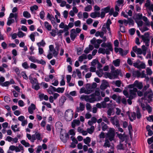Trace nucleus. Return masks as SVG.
<instances>
[{
	"instance_id": "e2e57ef3",
	"label": "nucleus",
	"mask_w": 153,
	"mask_h": 153,
	"mask_svg": "<svg viewBox=\"0 0 153 153\" xmlns=\"http://www.w3.org/2000/svg\"><path fill=\"white\" fill-rule=\"evenodd\" d=\"M105 48H100L98 50V53L104 54L105 53Z\"/></svg>"
},
{
	"instance_id": "f03ea898",
	"label": "nucleus",
	"mask_w": 153,
	"mask_h": 153,
	"mask_svg": "<svg viewBox=\"0 0 153 153\" xmlns=\"http://www.w3.org/2000/svg\"><path fill=\"white\" fill-rule=\"evenodd\" d=\"M137 91V89L136 88H134L133 89H130L129 90V94L127 91V88H125L123 91L124 95L127 98L133 99L136 97L137 94L136 92Z\"/></svg>"
},
{
	"instance_id": "ea45409f",
	"label": "nucleus",
	"mask_w": 153,
	"mask_h": 153,
	"mask_svg": "<svg viewBox=\"0 0 153 153\" xmlns=\"http://www.w3.org/2000/svg\"><path fill=\"white\" fill-rule=\"evenodd\" d=\"M14 20L13 19L8 18L7 22V25L8 26H10L12 23H14Z\"/></svg>"
},
{
	"instance_id": "f3484780",
	"label": "nucleus",
	"mask_w": 153,
	"mask_h": 153,
	"mask_svg": "<svg viewBox=\"0 0 153 153\" xmlns=\"http://www.w3.org/2000/svg\"><path fill=\"white\" fill-rule=\"evenodd\" d=\"M84 143L87 145V146L90 147L91 146L90 143L91 141V138L89 137H87L86 138H84L83 140Z\"/></svg>"
},
{
	"instance_id": "13d9d810",
	"label": "nucleus",
	"mask_w": 153,
	"mask_h": 153,
	"mask_svg": "<svg viewBox=\"0 0 153 153\" xmlns=\"http://www.w3.org/2000/svg\"><path fill=\"white\" fill-rule=\"evenodd\" d=\"M17 35L19 38L23 37V36H25V34L21 31H19Z\"/></svg>"
},
{
	"instance_id": "4be33fe9",
	"label": "nucleus",
	"mask_w": 153,
	"mask_h": 153,
	"mask_svg": "<svg viewBox=\"0 0 153 153\" xmlns=\"http://www.w3.org/2000/svg\"><path fill=\"white\" fill-rule=\"evenodd\" d=\"M132 74L134 77H137L140 76L141 73L140 72L138 71H134L132 72Z\"/></svg>"
},
{
	"instance_id": "603ef678",
	"label": "nucleus",
	"mask_w": 153,
	"mask_h": 153,
	"mask_svg": "<svg viewBox=\"0 0 153 153\" xmlns=\"http://www.w3.org/2000/svg\"><path fill=\"white\" fill-rule=\"evenodd\" d=\"M112 75L111 73L106 72L105 73V76L110 79H113Z\"/></svg>"
},
{
	"instance_id": "49530a36",
	"label": "nucleus",
	"mask_w": 153,
	"mask_h": 153,
	"mask_svg": "<svg viewBox=\"0 0 153 153\" xmlns=\"http://www.w3.org/2000/svg\"><path fill=\"white\" fill-rule=\"evenodd\" d=\"M128 23L129 25H133L134 22L131 18H129L128 19Z\"/></svg>"
},
{
	"instance_id": "5fc2aeb1",
	"label": "nucleus",
	"mask_w": 153,
	"mask_h": 153,
	"mask_svg": "<svg viewBox=\"0 0 153 153\" xmlns=\"http://www.w3.org/2000/svg\"><path fill=\"white\" fill-rule=\"evenodd\" d=\"M68 30L67 28H64V32L65 33L64 36H67L69 35V32L68 31Z\"/></svg>"
},
{
	"instance_id": "9b49d317",
	"label": "nucleus",
	"mask_w": 153,
	"mask_h": 153,
	"mask_svg": "<svg viewBox=\"0 0 153 153\" xmlns=\"http://www.w3.org/2000/svg\"><path fill=\"white\" fill-rule=\"evenodd\" d=\"M77 34L74 29H72L71 30L70 34V37L72 40L74 41L76 37L77 36Z\"/></svg>"
},
{
	"instance_id": "79ce46f5",
	"label": "nucleus",
	"mask_w": 153,
	"mask_h": 153,
	"mask_svg": "<svg viewBox=\"0 0 153 153\" xmlns=\"http://www.w3.org/2000/svg\"><path fill=\"white\" fill-rule=\"evenodd\" d=\"M92 9L91 5H88L84 9V10L85 11L89 12Z\"/></svg>"
},
{
	"instance_id": "412c9836",
	"label": "nucleus",
	"mask_w": 153,
	"mask_h": 153,
	"mask_svg": "<svg viewBox=\"0 0 153 153\" xmlns=\"http://www.w3.org/2000/svg\"><path fill=\"white\" fill-rule=\"evenodd\" d=\"M36 44L39 48H41V47H45L46 44L45 41L42 39L41 42H37Z\"/></svg>"
},
{
	"instance_id": "2f4dec72",
	"label": "nucleus",
	"mask_w": 153,
	"mask_h": 153,
	"mask_svg": "<svg viewBox=\"0 0 153 153\" xmlns=\"http://www.w3.org/2000/svg\"><path fill=\"white\" fill-rule=\"evenodd\" d=\"M24 16L27 18H30L31 17L30 14L27 11H25L23 13Z\"/></svg>"
},
{
	"instance_id": "c03bdc74",
	"label": "nucleus",
	"mask_w": 153,
	"mask_h": 153,
	"mask_svg": "<svg viewBox=\"0 0 153 153\" xmlns=\"http://www.w3.org/2000/svg\"><path fill=\"white\" fill-rule=\"evenodd\" d=\"M35 84L36 85H33L32 86V88L36 90H38L40 88L39 84H38V83H37V84Z\"/></svg>"
},
{
	"instance_id": "72a5a7b5",
	"label": "nucleus",
	"mask_w": 153,
	"mask_h": 153,
	"mask_svg": "<svg viewBox=\"0 0 153 153\" xmlns=\"http://www.w3.org/2000/svg\"><path fill=\"white\" fill-rule=\"evenodd\" d=\"M113 83H114L117 86L120 87L121 86V85L122 82L120 80H117L115 81H114Z\"/></svg>"
},
{
	"instance_id": "7ed1b4c3",
	"label": "nucleus",
	"mask_w": 153,
	"mask_h": 153,
	"mask_svg": "<svg viewBox=\"0 0 153 153\" xmlns=\"http://www.w3.org/2000/svg\"><path fill=\"white\" fill-rule=\"evenodd\" d=\"M143 41L145 44V45L148 47L149 45L150 38L149 32L146 33L144 35L141 36Z\"/></svg>"
},
{
	"instance_id": "c756f323",
	"label": "nucleus",
	"mask_w": 153,
	"mask_h": 153,
	"mask_svg": "<svg viewBox=\"0 0 153 153\" xmlns=\"http://www.w3.org/2000/svg\"><path fill=\"white\" fill-rule=\"evenodd\" d=\"M18 15L17 13L14 14L12 13H10V16L8 17L9 18L12 19L13 18H14L16 22H17L16 19L17 18Z\"/></svg>"
},
{
	"instance_id": "6ab92c4d",
	"label": "nucleus",
	"mask_w": 153,
	"mask_h": 153,
	"mask_svg": "<svg viewBox=\"0 0 153 153\" xmlns=\"http://www.w3.org/2000/svg\"><path fill=\"white\" fill-rule=\"evenodd\" d=\"M80 123V121L79 120H74L72 123L71 126L73 128H74L76 125L78 126Z\"/></svg>"
},
{
	"instance_id": "7c9ffc66",
	"label": "nucleus",
	"mask_w": 153,
	"mask_h": 153,
	"mask_svg": "<svg viewBox=\"0 0 153 153\" xmlns=\"http://www.w3.org/2000/svg\"><path fill=\"white\" fill-rule=\"evenodd\" d=\"M116 114L117 115H119L120 114H121L122 117L124 116V114L123 113H121V110L118 108H116Z\"/></svg>"
},
{
	"instance_id": "de8ad7c7",
	"label": "nucleus",
	"mask_w": 153,
	"mask_h": 153,
	"mask_svg": "<svg viewBox=\"0 0 153 153\" xmlns=\"http://www.w3.org/2000/svg\"><path fill=\"white\" fill-rule=\"evenodd\" d=\"M86 108L87 110L91 111V105L88 103H87L86 104Z\"/></svg>"
},
{
	"instance_id": "393cba45",
	"label": "nucleus",
	"mask_w": 153,
	"mask_h": 153,
	"mask_svg": "<svg viewBox=\"0 0 153 153\" xmlns=\"http://www.w3.org/2000/svg\"><path fill=\"white\" fill-rule=\"evenodd\" d=\"M39 98L41 100L44 99L46 101L48 100V96L46 95H44L43 94H41L39 95Z\"/></svg>"
},
{
	"instance_id": "5701e85b",
	"label": "nucleus",
	"mask_w": 153,
	"mask_h": 153,
	"mask_svg": "<svg viewBox=\"0 0 153 153\" xmlns=\"http://www.w3.org/2000/svg\"><path fill=\"white\" fill-rule=\"evenodd\" d=\"M45 27L48 31H51L52 30V26L48 22H45L44 23Z\"/></svg>"
},
{
	"instance_id": "4468645a",
	"label": "nucleus",
	"mask_w": 153,
	"mask_h": 153,
	"mask_svg": "<svg viewBox=\"0 0 153 153\" xmlns=\"http://www.w3.org/2000/svg\"><path fill=\"white\" fill-rule=\"evenodd\" d=\"M108 82L106 80H104L100 86V89L103 90H104L108 86Z\"/></svg>"
},
{
	"instance_id": "ddd939ff",
	"label": "nucleus",
	"mask_w": 153,
	"mask_h": 153,
	"mask_svg": "<svg viewBox=\"0 0 153 153\" xmlns=\"http://www.w3.org/2000/svg\"><path fill=\"white\" fill-rule=\"evenodd\" d=\"M133 65L135 67L138 69H144L146 68V65L144 63H142L139 64L137 62H134Z\"/></svg>"
},
{
	"instance_id": "e433bc0d",
	"label": "nucleus",
	"mask_w": 153,
	"mask_h": 153,
	"mask_svg": "<svg viewBox=\"0 0 153 153\" xmlns=\"http://www.w3.org/2000/svg\"><path fill=\"white\" fill-rule=\"evenodd\" d=\"M142 51H143V54L145 56L146 55V51L147 48L144 45H143L142 46Z\"/></svg>"
},
{
	"instance_id": "37998d69",
	"label": "nucleus",
	"mask_w": 153,
	"mask_h": 153,
	"mask_svg": "<svg viewBox=\"0 0 153 153\" xmlns=\"http://www.w3.org/2000/svg\"><path fill=\"white\" fill-rule=\"evenodd\" d=\"M101 125L102 126V130L103 131H105L107 129L108 126L104 122H102L101 123Z\"/></svg>"
},
{
	"instance_id": "6e6d98bb",
	"label": "nucleus",
	"mask_w": 153,
	"mask_h": 153,
	"mask_svg": "<svg viewBox=\"0 0 153 153\" xmlns=\"http://www.w3.org/2000/svg\"><path fill=\"white\" fill-rule=\"evenodd\" d=\"M30 82L33 85L37 84L38 83V80L36 78H33Z\"/></svg>"
},
{
	"instance_id": "dca6fc26",
	"label": "nucleus",
	"mask_w": 153,
	"mask_h": 153,
	"mask_svg": "<svg viewBox=\"0 0 153 153\" xmlns=\"http://www.w3.org/2000/svg\"><path fill=\"white\" fill-rule=\"evenodd\" d=\"M36 109L35 105L33 104H31L30 106L28 107V112L30 114H32L33 112V110Z\"/></svg>"
},
{
	"instance_id": "2eb2a0df",
	"label": "nucleus",
	"mask_w": 153,
	"mask_h": 153,
	"mask_svg": "<svg viewBox=\"0 0 153 153\" xmlns=\"http://www.w3.org/2000/svg\"><path fill=\"white\" fill-rule=\"evenodd\" d=\"M135 87L137 88L138 89L140 90L143 87V83L141 82H139L137 80H136L134 82Z\"/></svg>"
},
{
	"instance_id": "a878e982",
	"label": "nucleus",
	"mask_w": 153,
	"mask_h": 153,
	"mask_svg": "<svg viewBox=\"0 0 153 153\" xmlns=\"http://www.w3.org/2000/svg\"><path fill=\"white\" fill-rule=\"evenodd\" d=\"M100 13L99 12H93L91 13L90 16L93 18H95L97 16L99 17Z\"/></svg>"
},
{
	"instance_id": "a19ab883",
	"label": "nucleus",
	"mask_w": 153,
	"mask_h": 153,
	"mask_svg": "<svg viewBox=\"0 0 153 153\" xmlns=\"http://www.w3.org/2000/svg\"><path fill=\"white\" fill-rule=\"evenodd\" d=\"M74 26V24L73 22H69L68 25H65V28H67L68 29L71 28Z\"/></svg>"
},
{
	"instance_id": "774afa93",
	"label": "nucleus",
	"mask_w": 153,
	"mask_h": 153,
	"mask_svg": "<svg viewBox=\"0 0 153 153\" xmlns=\"http://www.w3.org/2000/svg\"><path fill=\"white\" fill-rule=\"evenodd\" d=\"M153 142V136L151 137L148 138L147 140V142L149 144H151Z\"/></svg>"
},
{
	"instance_id": "4c0bfd02",
	"label": "nucleus",
	"mask_w": 153,
	"mask_h": 153,
	"mask_svg": "<svg viewBox=\"0 0 153 153\" xmlns=\"http://www.w3.org/2000/svg\"><path fill=\"white\" fill-rule=\"evenodd\" d=\"M65 90L64 88H60L59 87L56 89V92H57L59 93H63Z\"/></svg>"
},
{
	"instance_id": "423d86ee",
	"label": "nucleus",
	"mask_w": 153,
	"mask_h": 153,
	"mask_svg": "<svg viewBox=\"0 0 153 153\" xmlns=\"http://www.w3.org/2000/svg\"><path fill=\"white\" fill-rule=\"evenodd\" d=\"M60 139L64 143L66 142L67 139L69 138V136L67 133L66 131L65 130H62L60 132Z\"/></svg>"
},
{
	"instance_id": "f704fd0d",
	"label": "nucleus",
	"mask_w": 153,
	"mask_h": 153,
	"mask_svg": "<svg viewBox=\"0 0 153 153\" xmlns=\"http://www.w3.org/2000/svg\"><path fill=\"white\" fill-rule=\"evenodd\" d=\"M94 129V127L93 126H91L90 128L87 129V131L88 133L91 134L93 133Z\"/></svg>"
},
{
	"instance_id": "473e14b6",
	"label": "nucleus",
	"mask_w": 153,
	"mask_h": 153,
	"mask_svg": "<svg viewBox=\"0 0 153 153\" xmlns=\"http://www.w3.org/2000/svg\"><path fill=\"white\" fill-rule=\"evenodd\" d=\"M120 60L119 59L114 60L113 63L114 65L116 67L119 66L120 64Z\"/></svg>"
},
{
	"instance_id": "052dcab7",
	"label": "nucleus",
	"mask_w": 153,
	"mask_h": 153,
	"mask_svg": "<svg viewBox=\"0 0 153 153\" xmlns=\"http://www.w3.org/2000/svg\"><path fill=\"white\" fill-rule=\"evenodd\" d=\"M21 75H22L23 78L26 80H27L28 79V77L26 75L25 72V71H22L21 73Z\"/></svg>"
},
{
	"instance_id": "c85d7f7f",
	"label": "nucleus",
	"mask_w": 153,
	"mask_h": 153,
	"mask_svg": "<svg viewBox=\"0 0 153 153\" xmlns=\"http://www.w3.org/2000/svg\"><path fill=\"white\" fill-rule=\"evenodd\" d=\"M119 71L118 70H117L114 71H113V72H112V75L113 79H114L117 77L118 74L117 71Z\"/></svg>"
},
{
	"instance_id": "9d476101",
	"label": "nucleus",
	"mask_w": 153,
	"mask_h": 153,
	"mask_svg": "<svg viewBox=\"0 0 153 153\" xmlns=\"http://www.w3.org/2000/svg\"><path fill=\"white\" fill-rule=\"evenodd\" d=\"M36 139L38 140H42V138L41 137V134L39 133L36 132L32 135L31 142L33 143Z\"/></svg>"
},
{
	"instance_id": "aec40b11",
	"label": "nucleus",
	"mask_w": 153,
	"mask_h": 153,
	"mask_svg": "<svg viewBox=\"0 0 153 153\" xmlns=\"http://www.w3.org/2000/svg\"><path fill=\"white\" fill-rule=\"evenodd\" d=\"M128 116L131 121H133L136 118V114L135 112L131 113L129 114Z\"/></svg>"
},
{
	"instance_id": "09e8293b",
	"label": "nucleus",
	"mask_w": 153,
	"mask_h": 153,
	"mask_svg": "<svg viewBox=\"0 0 153 153\" xmlns=\"http://www.w3.org/2000/svg\"><path fill=\"white\" fill-rule=\"evenodd\" d=\"M110 7L109 6H108L106 7H105L103 9H102L101 10L103 11L105 13L109 12Z\"/></svg>"
},
{
	"instance_id": "39448f33",
	"label": "nucleus",
	"mask_w": 153,
	"mask_h": 153,
	"mask_svg": "<svg viewBox=\"0 0 153 153\" xmlns=\"http://www.w3.org/2000/svg\"><path fill=\"white\" fill-rule=\"evenodd\" d=\"M101 46L102 47L107 48L105 49V53L107 55L110 54V51H112L113 50L112 45L110 42L108 43L103 42L101 45Z\"/></svg>"
},
{
	"instance_id": "4d7b16f0",
	"label": "nucleus",
	"mask_w": 153,
	"mask_h": 153,
	"mask_svg": "<svg viewBox=\"0 0 153 153\" xmlns=\"http://www.w3.org/2000/svg\"><path fill=\"white\" fill-rule=\"evenodd\" d=\"M38 8V6L36 5L30 7V10L31 11H33L34 10H36Z\"/></svg>"
},
{
	"instance_id": "20e7f679",
	"label": "nucleus",
	"mask_w": 153,
	"mask_h": 153,
	"mask_svg": "<svg viewBox=\"0 0 153 153\" xmlns=\"http://www.w3.org/2000/svg\"><path fill=\"white\" fill-rule=\"evenodd\" d=\"M153 93L151 89L148 90L144 94V97L145 100H146L149 102L152 100Z\"/></svg>"
},
{
	"instance_id": "c9c22d12",
	"label": "nucleus",
	"mask_w": 153,
	"mask_h": 153,
	"mask_svg": "<svg viewBox=\"0 0 153 153\" xmlns=\"http://www.w3.org/2000/svg\"><path fill=\"white\" fill-rule=\"evenodd\" d=\"M28 59L31 61L33 62H36L37 59H36L35 57L33 56H28Z\"/></svg>"
},
{
	"instance_id": "58836bf2",
	"label": "nucleus",
	"mask_w": 153,
	"mask_h": 153,
	"mask_svg": "<svg viewBox=\"0 0 153 153\" xmlns=\"http://www.w3.org/2000/svg\"><path fill=\"white\" fill-rule=\"evenodd\" d=\"M140 29L142 32H143L149 30V28L146 26L141 27L140 28Z\"/></svg>"
},
{
	"instance_id": "a18cd8bd",
	"label": "nucleus",
	"mask_w": 153,
	"mask_h": 153,
	"mask_svg": "<svg viewBox=\"0 0 153 153\" xmlns=\"http://www.w3.org/2000/svg\"><path fill=\"white\" fill-rule=\"evenodd\" d=\"M142 19L144 22H146V24L147 25H149V22L148 20L147 17L145 16H142Z\"/></svg>"
},
{
	"instance_id": "cd10ccee",
	"label": "nucleus",
	"mask_w": 153,
	"mask_h": 153,
	"mask_svg": "<svg viewBox=\"0 0 153 153\" xmlns=\"http://www.w3.org/2000/svg\"><path fill=\"white\" fill-rule=\"evenodd\" d=\"M109 140L107 139L105 140V142L103 145V146L105 148L109 147L111 146Z\"/></svg>"
},
{
	"instance_id": "864d4df0",
	"label": "nucleus",
	"mask_w": 153,
	"mask_h": 153,
	"mask_svg": "<svg viewBox=\"0 0 153 153\" xmlns=\"http://www.w3.org/2000/svg\"><path fill=\"white\" fill-rule=\"evenodd\" d=\"M14 70L16 73V74H17L18 76H21V74L20 72V71L19 68H14Z\"/></svg>"
},
{
	"instance_id": "338daca9",
	"label": "nucleus",
	"mask_w": 153,
	"mask_h": 153,
	"mask_svg": "<svg viewBox=\"0 0 153 153\" xmlns=\"http://www.w3.org/2000/svg\"><path fill=\"white\" fill-rule=\"evenodd\" d=\"M74 25L76 27H80L81 22L79 20H77L75 22Z\"/></svg>"
},
{
	"instance_id": "a211bd4d",
	"label": "nucleus",
	"mask_w": 153,
	"mask_h": 153,
	"mask_svg": "<svg viewBox=\"0 0 153 153\" xmlns=\"http://www.w3.org/2000/svg\"><path fill=\"white\" fill-rule=\"evenodd\" d=\"M87 55L85 54H83L79 56L78 61L80 62H82L83 60L87 59Z\"/></svg>"
},
{
	"instance_id": "f257e3e1",
	"label": "nucleus",
	"mask_w": 153,
	"mask_h": 153,
	"mask_svg": "<svg viewBox=\"0 0 153 153\" xmlns=\"http://www.w3.org/2000/svg\"><path fill=\"white\" fill-rule=\"evenodd\" d=\"M80 99L82 100H85L87 102H89L90 103H93L95 101H98L100 100L101 99V97H100L97 99L95 97L94 94H92L90 95H82L80 97Z\"/></svg>"
},
{
	"instance_id": "8fccbe9b",
	"label": "nucleus",
	"mask_w": 153,
	"mask_h": 153,
	"mask_svg": "<svg viewBox=\"0 0 153 153\" xmlns=\"http://www.w3.org/2000/svg\"><path fill=\"white\" fill-rule=\"evenodd\" d=\"M22 66L25 69H27L29 68V66L27 62H25L22 64Z\"/></svg>"
},
{
	"instance_id": "680f3d73",
	"label": "nucleus",
	"mask_w": 153,
	"mask_h": 153,
	"mask_svg": "<svg viewBox=\"0 0 153 153\" xmlns=\"http://www.w3.org/2000/svg\"><path fill=\"white\" fill-rule=\"evenodd\" d=\"M45 13L44 11H42L39 13L40 18L42 19H43L45 17Z\"/></svg>"
},
{
	"instance_id": "0eeeda50",
	"label": "nucleus",
	"mask_w": 153,
	"mask_h": 153,
	"mask_svg": "<svg viewBox=\"0 0 153 153\" xmlns=\"http://www.w3.org/2000/svg\"><path fill=\"white\" fill-rule=\"evenodd\" d=\"M74 112L71 109L67 110L65 113V118L67 121L71 120L73 118Z\"/></svg>"
},
{
	"instance_id": "69168bd1",
	"label": "nucleus",
	"mask_w": 153,
	"mask_h": 153,
	"mask_svg": "<svg viewBox=\"0 0 153 153\" xmlns=\"http://www.w3.org/2000/svg\"><path fill=\"white\" fill-rule=\"evenodd\" d=\"M120 31L122 33H125L126 32V29L124 26L123 25H120Z\"/></svg>"
},
{
	"instance_id": "bf43d9fd",
	"label": "nucleus",
	"mask_w": 153,
	"mask_h": 153,
	"mask_svg": "<svg viewBox=\"0 0 153 153\" xmlns=\"http://www.w3.org/2000/svg\"><path fill=\"white\" fill-rule=\"evenodd\" d=\"M142 15L141 13H138L136 15V19L138 20H141L142 18Z\"/></svg>"
},
{
	"instance_id": "6e6552de",
	"label": "nucleus",
	"mask_w": 153,
	"mask_h": 153,
	"mask_svg": "<svg viewBox=\"0 0 153 153\" xmlns=\"http://www.w3.org/2000/svg\"><path fill=\"white\" fill-rule=\"evenodd\" d=\"M110 121L112 124L116 127H120V121L117 116H115L114 117H111Z\"/></svg>"
},
{
	"instance_id": "0e129e2a",
	"label": "nucleus",
	"mask_w": 153,
	"mask_h": 153,
	"mask_svg": "<svg viewBox=\"0 0 153 153\" xmlns=\"http://www.w3.org/2000/svg\"><path fill=\"white\" fill-rule=\"evenodd\" d=\"M36 62L42 65H45L46 64V62L42 59H41V60L37 59Z\"/></svg>"
},
{
	"instance_id": "1a4fd4ad",
	"label": "nucleus",
	"mask_w": 153,
	"mask_h": 153,
	"mask_svg": "<svg viewBox=\"0 0 153 153\" xmlns=\"http://www.w3.org/2000/svg\"><path fill=\"white\" fill-rule=\"evenodd\" d=\"M107 137L110 141L113 140L114 137L115 132L113 129H111L109 130L107 134Z\"/></svg>"
},
{
	"instance_id": "b1692460",
	"label": "nucleus",
	"mask_w": 153,
	"mask_h": 153,
	"mask_svg": "<svg viewBox=\"0 0 153 153\" xmlns=\"http://www.w3.org/2000/svg\"><path fill=\"white\" fill-rule=\"evenodd\" d=\"M19 124H16L14 126L12 125L11 126L12 129L13 131L14 132H16V131H20V128H17Z\"/></svg>"
},
{
	"instance_id": "bb28decb",
	"label": "nucleus",
	"mask_w": 153,
	"mask_h": 153,
	"mask_svg": "<svg viewBox=\"0 0 153 153\" xmlns=\"http://www.w3.org/2000/svg\"><path fill=\"white\" fill-rule=\"evenodd\" d=\"M102 41L100 39H97L96 40V43H95L94 45V47L96 48H98L100 47V45Z\"/></svg>"
},
{
	"instance_id": "f8f14e48",
	"label": "nucleus",
	"mask_w": 153,
	"mask_h": 153,
	"mask_svg": "<svg viewBox=\"0 0 153 153\" xmlns=\"http://www.w3.org/2000/svg\"><path fill=\"white\" fill-rule=\"evenodd\" d=\"M85 108V105L82 102H80L79 104V106H77L76 108V111L80 112L84 111Z\"/></svg>"
},
{
	"instance_id": "3c124183",
	"label": "nucleus",
	"mask_w": 153,
	"mask_h": 153,
	"mask_svg": "<svg viewBox=\"0 0 153 153\" xmlns=\"http://www.w3.org/2000/svg\"><path fill=\"white\" fill-rule=\"evenodd\" d=\"M146 70L147 75H151L152 74V71L150 68H146Z\"/></svg>"
}]
</instances>
